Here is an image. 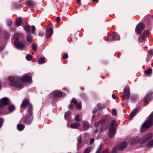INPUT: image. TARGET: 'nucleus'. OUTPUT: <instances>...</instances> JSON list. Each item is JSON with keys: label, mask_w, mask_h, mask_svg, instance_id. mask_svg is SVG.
Wrapping results in <instances>:
<instances>
[{"label": "nucleus", "mask_w": 153, "mask_h": 153, "mask_svg": "<svg viewBox=\"0 0 153 153\" xmlns=\"http://www.w3.org/2000/svg\"><path fill=\"white\" fill-rule=\"evenodd\" d=\"M32 81L31 77L27 75H24L22 77L10 76L8 79V81L10 82V86L21 88H23L24 86L23 81L31 82Z\"/></svg>", "instance_id": "obj_1"}, {"label": "nucleus", "mask_w": 153, "mask_h": 153, "mask_svg": "<svg viewBox=\"0 0 153 153\" xmlns=\"http://www.w3.org/2000/svg\"><path fill=\"white\" fill-rule=\"evenodd\" d=\"M27 106V111L30 114H32V111L33 110V108L32 104L30 103V100L28 98H26L24 99V101L22 103L21 105V108H24Z\"/></svg>", "instance_id": "obj_2"}, {"label": "nucleus", "mask_w": 153, "mask_h": 153, "mask_svg": "<svg viewBox=\"0 0 153 153\" xmlns=\"http://www.w3.org/2000/svg\"><path fill=\"white\" fill-rule=\"evenodd\" d=\"M147 119V120L142 125V129H148L153 125V111L148 117Z\"/></svg>", "instance_id": "obj_3"}, {"label": "nucleus", "mask_w": 153, "mask_h": 153, "mask_svg": "<svg viewBox=\"0 0 153 153\" xmlns=\"http://www.w3.org/2000/svg\"><path fill=\"white\" fill-rule=\"evenodd\" d=\"M45 36L48 39L52 35L53 33V30L51 27V24L47 25L45 27Z\"/></svg>", "instance_id": "obj_4"}, {"label": "nucleus", "mask_w": 153, "mask_h": 153, "mask_svg": "<svg viewBox=\"0 0 153 153\" xmlns=\"http://www.w3.org/2000/svg\"><path fill=\"white\" fill-rule=\"evenodd\" d=\"M130 93L129 89L128 87H126L123 91V94L122 96V100L123 101L124 99L128 100L130 97Z\"/></svg>", "instance_id": "obj_5"}, {"label": "nucleus", "mask_w": 153, "mask_h": 153, "mask_svg": "<svg viewBox=\"0 0 153 153\" xmlns=\"http://www.w3.org/2000/svg\"><path fill=\"white\" fill-rule=\"evenodd\" d=\"M145 27V25L142 22L138 24L135 29V31L136 33L137 34H140L144 29Z\"/></svg>", "instance_id": "obj_6"}, {"label": "nucleus", "mask_w": 153, "mask_h": 153, "mask_svg": "<svg viewBox=\"0 0 153 153\" xmlns=\"http://www.w3.org/2000/svg\"><path fill=\"white\" fill-rule=\"evenodd\" d=\"M149 30H145L142 34L139 37L138 39L139 42H142L144 41L145 39L148 36Z\"/></svg>", "instance_id": "obj_7"}, {"label": "nucleus", "mask_w": 153, "mask_h": 153, "mask_svg": "<svg viewBox=\"0 0 153 153\" xmlns=\"http://www.w3.org/2000/svg\"><path fill=\"white\" fill-rule=\"evenodd\" d=\"M152 136L153 134L152 133H149L140 139L139 142L141 144L145 143L150 140L152 138Z\"/></svg>", "instance_id": "obj_8"}, {"label": "nucleus", "mask_w": 153, "mask_h": 153, "mask_svg": "<svg viewBox=\"0 0 153 153\" xmlns=\"http://www.w3.org/2000/svg\"><path fill=\"white\" fill-rule=\"evenodd\" d=\"M10 100L9 99L6 97L2 98L0 100V108L4 107L9 104Z\"/></svg>", "instance_id": "obj_9"}, {"label": "nucleus", "mask_w": 153, "mask_h": 153, "mask_svg": "<svg viewBox=\"0 0 153 153\" xmlns=\"http://www.w3.org/2000/svg\"><path fill=\"white\" fill-rule=\"evenodd\" d=\"M51 95H53L55 98H58L65 97L66 94L63 92L60 91H56L51 93Z\"/></svg>", "instance_id": "obj_10"}, {"label": "nucleus", "mask_w": 153, "mask_h": 153, "mask_svg": "<svg viewBox=\"0 0 153 153\" xmlns=\"http://www.w3.org/2000/svg\"><path fill=\"white\" fill-rule=\"evenodd\" d=\"M27 113L26 117L24 120V121L26 124L29 125L31 123L32 120L33 112V111H32V114H29L28 113Z\"/></svg>", "instance_id": "obj_11"}, {"label": "nucleus", "mask_w": 153, "mask_h": 153, "mask_svg": "<svg viewBox=\"0 0 153 153\" xmlns=\"http://www.w3.org/2000/svg\"><path fill=\"white\" fill-rule=\"evenodd\" d=\"M14 43L16 48L17 49L22 50L24 48L25 45L22 41H19L17 42Z\"/></svg>", "instance_id": "obj_12"}, {"label": "nucleus", "mask_w": 153, "mask_h": 153, "mask_svg": "<svg viewBox=\"0 0 153 153\" xmlns=\"http://www.w3.org/2000/svg\"><path fill=\"white\" fill-rule=\"evenodd\" d=\"M108 122L106 119L105 118H103L102 120L100 128L102 130L103 128H106L108 126Z\"/></svg>", "instance_id": "obj_13"}, {"label": "nucleus", "mask_w": 153, "mask_h": 153, "mask_svg": "<svg viewBox=\"0 0 153 153\" xmlns=\"http://www.w3.org/2000/svg\"><path fill=\"white\" fill-rule=\"evenodd\" d=\"M78 143L77 144V149L79 150L82 147V136L80 135L77 138Z\"/></svg>", "instance_id": "obj_14"}, {"label": "nucleus", "mask_w": 153, "mask_h": 153, "mask_svg": "<svg viewBox=\"0 0 153 153\" xmlns=\"http://www.w3.org/2000/svg\"><path fill=\"white\" fill-rule=\"evenodd\" d=\"M117 127V123L116 121L114 120H112L110 123V126L109 128L116 129Z\"/></svg>", "instance_id": "obj_15"}, {"label": "nucleus", "mask_w": 153, "mask_h": 153, "mask_svg": "<svg viewBox=\"0 0 153 153\" xmlns=\"http://www.w3.org/2000/svg\"><path fill=\"white\" fill-rule=\"evenodd\" d=\"M26 5L28 6L30 8H33L35 7L36 3L30 0H28L26 2Z\"/></svg>", "instance_id": "obj_16"}, {"label": "nucleus", "mask_w": 153, "mask_h": 153, "mask_svg": "<svg viewBox=\"0 0 153 153\" xmlns=\"http://www.w3.org/2000/svg\"><path fill=\"white\" fill-rule=\"evenodd\" d=\"M108 129V136L109 138H111L115 134L116 129Z\"/></svg>", "instance_id": "obj_17"}, {"label": "nucleus", "mask_w": 153, "mask_h": 153, "mask_svg": "<svg viewBox=\"0 0 153 153\" xmlns=\"http://www.w3.org/2000/svg\"><path fill=\"white\" fill-rule=\"evenodd\" d=\"M127 143L126 141L122 142L119 146V149L120 151L123 150L127 146Z\"/></svg>", "instance_id": "obj_18"}, {"label": "nucleus", "mask_w": 153, "mask_h": 153, "mask_svg": "<svg viewBox=\"0 0 153 153\" xmlns=\"http://www.w3.org/2000/svg\"><path fill=\"white\" fill-rule=\"evenodd\" d=\"M64 117L65 119L68 121H69L71 119V112L70 111L66 112L65 115Z\"/></svg>", "instance_id": "obj_19"}, {"label": "nucleus", "mask_w": 153, "mask_h": 153, "mask_svg": "<svg viewBox=\"0 0 153 153\" xmlns=\"http://www.w3.org/2000/svg\"><path fill=\"white\" fill-rule=\"evenodd\" d=\"M138 109L137 108L134 109L132 112L130 114L129 119L131 120L133 117L136 115V113L138 111Z\"/></svg>", "instance_id": "obj_20"}, {"label": "nucleus", "mask_w": 153, "mask_h": 153, "mask_svg": "<svg viewBox=\"0 0 153 153\" xmlns=\"http://www.w3.org/2000/svg\"><path fill=\"white\" fill-rule=\"evenodd\" d=\"M83 128L85 130H87L89 127V123L86 121H84L82 123Z\"/></svg>", "instance_id": "obj_21"}, {"label": "nucleus", "mask_w": 153, "mask_h": 153, "mask_svg": "<svg viewBox=\"0 0 153 153\" xmlns=\"http://www.w3.org/2000/svg\"><path fill=\"white\" fill-rule=\"evenodd\" d=\"M152 95V93H149L147 94L144 100V102L145 103H147V102L151 99V96Z\"/></svg>", "instance_id": "obj_22"}, {"label": "nucleus", "mask_w": 153, "mask_h": 153, "mask_svg": "<svg viewBox=\"0 0 153 153\" xmlns=\"http://www.w3.org/2000/svg\"><path fill=\"white\" fill-rule=\"evenodd\" d=\"M24 29L27 33L28 34L30 33L31 30V27L30 26L28 25H25L24 27Z\"/></svg>", "instance_id": "obj_23"}, {"label": "nucleus", "mask_w": 153, "mask_h": 153, "mask_svg": "<svg viewBox=\"0 0 153 153\" xmlns=\"http://www.w3.org/2000/svg\"><path fill=\"white\" fill-rule=\"evenodd\" d=\"M22 22V19L21 17H18L16 21V25L18 27L21 25Z\"/></svg>", "instance_id": "obj_24"}, {"label": "nucleus", "mask_w": 153, "mask_h": 153, "mask_svg": "<svg viewBox=\"0 0 153 153\" xmlns=\"http://www.w3.org/2000/svg\"><path fill=\"white\" fill-rule=\"evenodd\" d=\"M20 37V34L18 33H16L15 34L14 36V42H17L19 41V38Z\"/></svg>", "instance_id": "obj_25"}, {"label": "nucleus", "mask_w": 153, "mask_h": 153, "mask_svg": "<svg viewBox=\"0 0 153 153\" xmlns=\"http://www.w3.org/2000/svg\"><path fill=\"white\" fill-rule=\"evenodd\" d=\"M8 109L9 111L11 113L15 110V106L13 105H9L8 106Z\"/></svg>", "instance_id": "obj_26"}, {"label": "nucleus", "mask_w": 153, "mask_h": 153, "mask_svg": "<svg viewBox=\"0 0 153 153\" xmlns=\"http://www.w3.org/2000/svg\"><path fill=\"white\" fill-rule=\"evenodd\" d=\"M27 40L29 43H31L33 41V38L30 34H28L27 36Z\"/></svg>", "instance_id": "obj_27"}, {"label": "nucleus", "mask_w": 153, "mask_h": 153, "mask_svg": "<svg viewBox=\"0 0 153 153\" xmlns=\"http://www.w3.org/2000/svg\"><path fill=\"white\" fill-rule=\"evenodd\" d=\"M80 126V124L78 123H75L72 124L71 125V127L73 128H76Z\"/></svg>", "instance_id": "obj_28"}, {"label": "nucleus", "mask_w": 153, "mask_h": 153, "mask_svg": "<svg viewBox=\"0 0 153 153\" xmlns=\"http://www.w3.org/2000/svg\"><path fill=\"white\" fill-rule=\"evenodd\" d=\"M17 128L19 131L23 130L25 128V126L23 125L18 124L17 125Z\"/></svg>", "instance_id": "obj_29"}, {"label": "nucleus", "mask_w": 153, "mask_h": 153, "mask_svg": "<svg viewBox=\"0 0 153 153\" xmlns=\"http://www.w3.org/2000/svg\"><path fill=\"white\" fill-rule=\"evenodd\" d=\"M38 62L39 64H42L45 63V58L44 57H42L39 59Z\"/></svg>", "instance_id": "obj_30"}, {"label": "nucleus", "mask_w": 153, "mask_h": 153, "mask_svg": "<svg viewBox=\"0 0 153 153\" xmlns=\"http://www.w3.org/2000/svg\"><path fill=\"white\" fill-rule=\"evenodd\" d=\"M10 34L8 32L5 31L4 33V39H8L10 37Z\"/></svg>", "instance_id": "obj_31"}, {"label": "nucleus", "mask_w": 153, "mask_h": 153, "mask_svg": "<svg viewBox=\"0 0 153 153\" xmlns=\"http://www.w3.org/2000/svg\"><path fill=\"white\" fill-rule=\"evenodd\" d=\"M133 142L132 143L133 144H134V143H136L137 142H138L139 143H140L139 142L140 139L139 140V139H138V137H136V138H134L133 139Z\"/></svg>", "instance_id": "obj_32"}, {"label": "nucleus", "mask_w": 153, "mask_h": 153, "mask_svg": "<svg viewBox=\"0 0 153 153\" xmlns=\"http://www.w3.org/2000/svg\"><path fill=\"white\" fill-rule=\"evenodd\" d=\"M115 36V40H119L120 39V36L117 33H113V37L114 36Z\"/></svg>", "instance_id": "obj_33"}, {"label": "nucleus", "mask_w": 153, "mask_h": 153, "mask_svg": "<svg viewBox=\"0 0 153 153\" xmlns=\"http://www.w3.org/2000/svg\"><path fill=\"white\" fill-rule=\"evenodd\" d=\"M144 74L146 75H149L152 73V69L151 68L149 69L147 71H145L144 72Z\"/></svg>", "instance_id": "obj_34"}, {"label": "nucleus", "mask_w": 153, "mask_h": 153, "mask_svg": "<svg viewBox=\"0 0 153 153\" xmlns=\"http://www.w3.org/2000/svg\"><path fill=\"white\" fill-rule=\"evenodd\" d=\"M91 150V148L88 147L85 149L83 153H89Z\"/></svg>", "instance_id": "obj_35"}, {"label": "nucleus", "mask_w": 153, "mask_h": 153, "mask_svg": "<svg viewBox=\"0 0 153 153\" xmlns=\"http://www.w3.org/2000/svg\"><path fill=\"white\" fill-rule=\"evenodd\" d=\"M147 146L149 147H151L152 146H153V139L151 140L150 141H149V142H148L147 145Z\"/></svg>", "instance_id": "obj_36"}, {"label": "nucleus", "mask_w": 153, "mask_h": 153, "mask_svg": "<svg viewBox=\"0 0 153 153\" xmlns=\"http://www.w3.org/2000/svg\"><path fill=\"white\" fill-rule=\"evenodd\" d=\"M37 47V45L35 44H33L32 45V48L34 51H36Z\"/></svg>", "instance_id": "obj_37"}, {"label": "nucleus", "mask_w": 153, "mask_h": 153, "mask_svg": "<svg viewBox=\"0 0 153 153\" xmlns=\"http://www.w3.org/2000/svg\"><path fill=\"white\" fill-rule=\"evenodd\" d=\"M33 58V56L31 55H28L26 57V58L27 60H30Z\"/></svg>", "instance_id": "obj_38"}, {"label": "nucleus", "mask_w": 153, "mask_h": 153, "mask_svg": "<svg viewBox=\"0 0 153 153\" xmlns=\"http://www.w3.org/2000/svg\"><path fill=\"white\" fill-rule=\"evenodd\" d=\"M111 114L112 115L115 116L117 115V111L115 109H113L111 111Z\"/></svg>", "instance_id": "obj_39"}, {"label": "nucleus", "mask_w": 153, "mask_h": 153, "mask_svg": "<svg viewBox=\"0 0 153 153\" xmlns=\"http://www.w3.org/2000/svg\"><path fill=\"white\" fill-rule=\"evenodd\" d=\"M76 106L78 109H80L81 108V104L80 103H77L76 104Z\"/></svg>", "instance_id": "obj_40"}, {"label": "nucleus", "mask_w": 153, "mask_h": 153, "mask_svg": "<svg viewBox=\"0 0 153 153\" xmlns=\"http://www.w3.org/2000/svg\"><path fill=\"white\" fill-rule=\"evenodd\" d=\"M7 24L8 26H10L12 25V22L11 20L8 19L7 21Z\"/></svg>", "instance_id": "obj_41"}, {"label": "nucleus", "mask_w": 153, "mask_h": 153, "mask_svg": "<svg viewBox=\"0 0 153 153\" xmlns=\"http://www.w3.org/2000/svg\"><path fill=\"white\" fill-rule=\"evenodd\" d=\"M130 99L131 101L133 102H135L136 101V98L134 96H131L130 97Z\"/></svg>", "instance_id": "obj_42"}, {"label": "nucleus", "mask_w": 153, "mask_h": 153, "mask_svg": "<svg viewBox=\"0 0 153 153\" xmlns=\"http://www.w3.org/2000/svg\"><path fill=\"white\" fill-rule=\"evenodd\" d=\"M79 117V115H77L76 116L75 118V119L76 121L78 122L80 121Z\"/></svg>", "instance_id": "obj_43"}, {"label": "nucleus", "mask_w": 153, "mask_h": 153, "mask_svg": "<svg viewBox=\"0 0 153 153\" xmlns=\"http://www.w3.org/2000/svg\"><path fill=\"white\" fill-rule=\"evenodd\" d=\"M3 122V119L2 118H0V128L2 126Z\"/></svg>", "instance_id": "obj_44"}, {"label": "nucleus", "mask_w": 153, "mask_h": 153, "mask_svg": "<svg viewBox=\"0 0 153 153\" xmlns=\"http://www.w3.org/2000/svg\"><path fill=\"white\" fill-rule=\"evenodd\" d=\"M62 57H63V59H65L68 58V54L67 53L64 54V55H63Z\"/></svg>", "instance_id": "obj_45"}, {"label": "nucleus", "mask_w": 153, "mask_h": 153, "mask_svg": "<svg viewBox=\"0 0 153 153\" xmlns=\"http://www.w3.org/2000/svg\"><path fill=\"white\" fill-rule=\"evenodd\" d=\"M100 124V123L99 121L96 122L94 124V126L96 127H98Z\"/></svg>", "instance_id": "obj_46"}, {"label": "nucleus", "mask_w": 153, "mask_h": 153, "mask_svg": "<svg viewBox=\"0 0 153 153\" xmlns=\"http://www.w3.org/2000/svg\"><path fill=\"white\" fill-rule=\"evenodd\" d=\"M74 99H75V98H72V100L71 102V103H74L75 104H76L77 103V100H75Z\"/></svg>", "instance_id": "obj_47"}, {"label": "nucleus", "mask_w": 153, "mask_h": 153, "mask_svg": "<svg viewBox=\"0 0 153 153\" xmlns=\"http://www.w3.org/2000/svg\"><path fill=\"white\" fill-rule=\"evenodd\" d=\"M102 147V144H100V146L97 150V151H98V152H101V150Z\"/></svg>", "instance_id": "obj_48"}, {"label": "nucleus", "mask_w": 153, "mask_h": 153, "mask_svg": "<svg viewBox=\"0 0 153 153\" xmlns=\"http://www.w3.org/2000/svg\"><path fill=\"white\" fill-rule=\"evenodd\" d=\"M94 140L93 138H91L90 139V145L92 144L94 142Z\"/></svg>", "instance_id": "obj_49"}, {"label": "nucleus", "mask_w": 153, "mask_h": 153, "mask_svg": "<svg viewBox=\"0 0 153 153\" xmlns=\"http://www.w3.org/2000/svg\"><path fill=\"white\" fill-rule=\"evenodd\" d=\"M36 30V28L33 25L32 27L31 32L33 33H34V32Z\"/></svg>", "instance_id": "obj_50"}, {"label": "nucleus", "mask_w": 153, "mask_h": 153, "mask_svg": "<svg viewBox=\"0 0 153 153\" xmlns=\"http://www.w3.org/2000/svg\"><path fill=\"white\" fill-rule=\"evenodd\" d=\"M110 41H114L115 40V36H114L113 37V34L111 36V37L110 39Z\"/></svg>", "instance_id": "obj_51"}, {"label": "nucleus", "mask_w": 153, "mask_h": 153, "mask_svg": "<svg viewBox=\"0 0 153 153\" xmlns=\"http://www.w3.org/2000/svg\"><path fill=\"white\" fill-rule=\"evenodd\" d=\"M102 153H109L108 149V148L106 149L103 150Z\"/></svg>", "instance_id": "obj_52"}, {"label": "nucleus", "mask_w": 153, "mask_h": 153, "mask_svg": "<svg viewBox=\"0 0 153 153\" xmlns=\"http://www.w3.org/2000/svg\"><path fill=\"white\" fill-rule=\"evenodd\" d=\"M80 96L81 97L83 98H85L86 97L85 94L84 93H81L80 94Z\"/></svg>", "instance_id": "obj_53"}, {"label": "nucleus", "mask_w": 153, "mask_h": 153, "mask_svg": "<svg viewBox=\"0 0 153 153\" xmlns=\"http://www.w3.org/2000/svg\"><path fill=\"white\" fill-rule=\"evenodd\" d=\"M149 54L151 55V56H152L153 55V50H149Z\"/></svg>", "instance_id": "obj_54"}, {"label": "nucleus", "mask_w": 153, "mask_h": 153, "mask_svg": "<svg viewBox=\"0 0 153 153\" xmlns=\"http://www.w3.org/2000/svg\"><path fill=\"white\" fill-rule=\"evenodd\" d=\"M4 46L3 45H1L0 46V51L1 52L4 49Z\"/></svg>", "instance_id": "obj_55"}, {"label": "nucleus", "mask_w": 153, "mask_h": 153, "mask_svg": "<svg viewBox=\"0 0 153 153\" xmlns=\"http://www.w3.org/2000/svg\"><path fill=\"white\" fill-rule=\"evenodd\" d=\"M39 35L40 36H44V33L43 32H40L39 33Z\"/></svg>", "instance_id": "obj_56"}, {"label": "nucleus", "mask_w": 153, "mask_h": 153, "mask_svg": "<svg viewBox=\"0 0 153 153\" xmlns=\"http://www.w3.org/2000/svg\"><path fill=\"white\" fill-rule=\"evenodd\" d=\"M60 20V19L59 17H58L56 18V22H59Z\"/></svg>", "instance_id": "obj_57"}, {"label": "nucleus", "mask_w": 153, "mask_h": 153, "mask_svg": "<svg viewBox=\"0 0 153 153\" xmlns=\"http://www.w3.org/2000/svg\"><path fill=\"white\" fill-rule=\"evenodd\" d=\"M111 153H116V150L115 148L113 149Z\"/></svg>", "instance_id": "obj_58"}, {"label": "nucleus", "mask_w": 153, "mask_h": 153, "mask_svg": "<svg viewBox=\"0 0 153 153\" xmlns=\"http://www.w3.org/2000/svg\"><path fill=\"white\" fill-rule=\"evenodd\" d=\"M112 97L114 99H115L117 98V96H115L114 94H112Z\"/></svg>", "instance_id": "obj_59"}, {"label": "nucleus", "mask_w": 153, "mask_h": 153, "mask_svg": "<svg viewBox=\"0 0 153 153\" xmlns=\"http://www.w3.org/2000/svg\"><path fill=\"white\" fill-rule=\"evenodd\" d=\"M74 106V105L72 104V103H71V104H70L68 106V108L69 109H70L71 108V107H73Z\"/></svg>", "instance_id": "obj_60"}, {"label": "nucleus", "mask_w": 153, "mask_h": 153, "mask_svg": "<svg viewBox=\"0 0 153 153\" xmlns=\"http://www.w3.org/2000/svg\"><path fill=\"white\" fill-rule=\"evenodd\" d=\"M98 109L99 110H101L103 109V107L101 106H98Z\"/></svg>", "instance_id": "obj_61"}, {"label": "nucleus", "mask_w": 153, "mask_h": 153, "mask_svg": "<svg viewBox=\"0 0 153 153\" xmlns=\"http://www.w3.org/2000/svg\"><path fill=\"white\" fill-rule=\"evenodd\" d=\"M77 2L80 5L81 4V2L80 0H77Z\"/></svg>", "instance_id": "obj_62"}, {"label": "nucleus", "mask_w": 153, "mask_h": 153, "mask_svg": "<svg viewBox=\"0 0 153 153\" xmlns=\"http://www.w3.org/2000/svg\"><path fill=\"white\" fill-rule=\"evenodd\" d=\"M97 112V110H94L93 111H92V113L93 114H94L96 112Z\"/></svg>", "instance_id": "obj_63"}, {"label": "nucleus", "mask_w": 153, "mask_h": 153, "mask_svg": "<svg viewBox=\"0 0 153 153\" xmlns=\"http://www.w3.org/2000/svg\"><path fill=\"white\" fill-rule=\"evenodd\" d=\"M98 132V130L97 129H96L95 131H94V133H97Z\"/></svg>", "instance_id": "obj_64"}]
</instances>
